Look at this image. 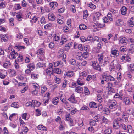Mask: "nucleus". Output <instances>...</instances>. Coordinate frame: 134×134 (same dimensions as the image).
Here are the masks:
<instances>
[{
  "label": "nucleus",
  "mask_w": 134,
  "mask_h": 134,
  "mask_svg": "<svg viewBox=\"0 0 134 134\" xmlns=\"http://www.w3.org/2000/svg\"><path fill=\"white\" fill-rule=\"evenodd\" d=\"M5 5V2L4 1L1 0L0 1V9H2L4 8Z\"/></svg>",
  "instance_id": "79ce46f5"
},
{
  "label": "nucleus",
  "mask_w": 134,
  "mask_h": 134,
  "mask_svg": "<svg viewBox=\"0 0 134 134\" xmlns=\"http://www.w3.org/2000/svg\"><path fill=\"white\" fill-rule=\"evenodd\" d=\"M0 38H1L2 41L6 42L8 40V35L7 34H4L3 35H1Z\"/></svg>",
  "instance_id": "b1692460"
},
{
  "label": "nucleus",
  "mask_w": 134,
  "mask_h": 134,
  "mask_svg": "<svg viewBox=\"0 0 134 134\" xmlns=\"http://www.w3.org/2000/svg\"><path fill=\"white\" fill-rule=\"evenodd\" d=\"M107 39L108 41H111L112 42L117 40L118 38L117 34H115L114 36H113L111 34H109L107 35Z\"/></svg>",
  "instance_id": "423d86ee"
},
{
  "label": "nucleus",
  "mask_w": 134,
  "mask_h": 134,
  "mask_svg": "<svg viewBox=\"0 0 134 134\" xmlns=\"http://www.w3.org/2000/svg\"><path fill=\"white\" fill-rule=\"evenodd\" d=\"M66 125L64 121L62 122L59 126V129L60 130H63L65 129Z\"/></svg>",
  "instance_id": "c85d7f7f"
},
{
  "label": "nucleus",
  "mask_w": 134,
  "mask_h": 134,
  "mask_svg": "<svg viewBox=\"0 0 134 134\" xmlns=\"http://www.w3.org/2000/svg\"><path fill=\"white\" fill-rule=\"evenodd\" d=\"M114 124L113 125V127L115 129L119 128L120 126L118 122L116 119H115L113 121Z\"/></svg>",
  "instance_id": "7c9ffc66"
},
{
  "label": "nucleus",
  "mask_w": 134,
  "mask_h": 134,
  "mask_svg": "<svg viewBox=\"0 0 134 134\" xmlns=\"http://www.w3.org/2000/svg\"><path fill=\"white\" fill-rule=\"evenodd\" d=\"M14 7L15 9L17 10L20 9L21 8V6L19 4H15Z\"/></svg>",
  "instance_id": "338daca9"
},
{
  "label": "nucleus",
  "mask_w": 134,
  "mask_h": 134,
  "mask_svg": "<svg viewBox=\"0 0 134 134\" xmlns=\"http://www.w3.org/2000/svg\"><path fill=\"white\" fill-rule=\"evenodd\" d=\"M75 91L78 93H81L83 91L82 88L80 86H78L75 88Z\"/></svg>",
  "instance_id": "58836bf2"
},
{
  "label": "nucleus",
  "mask_w": 134,
  "mask_h": 134,
  "mask_svg": "<svg viewBox=\"0 0 134 134\" xmlns=\"http://www.w3.org/2000/svg\"><path fill=\"white\" fill-rule=\"evenodd\" d=\"M79 28L80 30H84L86 29L87 27L84 24H81L79 25Z\"/></svg>",
  "instance_id": "6e6d98bb"
},
{
  "label": "nucleus",
  "mask_w": 134,
  "mask_h": 134,
  "mask_svg": "<svg viewBox=\"0 0 134 134\" xmlns=\"http://www.w3.org/2000/svg\"><path fill=\"white\" fill-rule=\"evenodd\" d=\"M11 106L12 107L16 108H18L19 107L18 103L16 102H15L12 103L11 104Z\"/></svg>",
  "instance_id": "37998d69"
},
{
  "label": "nucleus",
  "mask_w": 134,
  "mask_h": 134,
  "mask_svg": "<svg viewBox=\"0 0 134 134\" xmlns=\"http://www.w3.org/2000/svg\"><path fill=\"white\" fill-rule=\"evenodd\" d=\"M16 18L18 21H21L22 19V13L20 12H18L16 14Z\"/></svg>",
  "instance_id": "bb28decb"
},
{
  "label": "nucleus",
  "mask_w": 134,
  "mask_h": 134,
  "mask_svg": "<svg viewBox=\"0 0 134 134\" xmlns=\"http://www.w3.org/2000/svg\"><path fill=\"white\" fill-rule=\"evenodd\" d=\"M90 107L92 108H95L97 107V105L96 103L93 102H92L90 103L89 104Z\"/></svg>",
  "instance_id": "ea45409f"
},
{
  "label": "nucleus",
  "mask_w": 134,
  "mask_h": 134,
  "mask_svg": "<svg viewBox=\"0 0 134 134\" xmlns=\"http://www.w3.org/2000/svg\"><path fill=\"white\" fill-rule=\"evenodd\" d=\"M48 19L50 21H53L55 20V16L53 13H51L48 15Z\"/></svg>",
  "instance_id": "5701e85b"
},
{
  "label": "nucleus",
  "mask_w": 134,
  "mask_h": 134,
  "mask_svg": "<svg viewBox=\"0 0 134 134\" xmlns=\"http://www.w3.org/2000/svg\"><path fill=\"white\" fill-rule=\"evenodd\" d=\"M59 101V99L57 97L54 98L52 100V103L54 105H57Z\"/></svg>",
  "instance_id": "473e14b6"
},
{
  "label": "nucleus",
  "mask_w": 134,
  "mask_h": 134,
  "mask_svg": "<svg viewBox=\"0 0 134 134\" xmlns=\"http://www.w3.org/2000/svg\"><path fill=\"white\" fill-rule=\"evenodd\" d=\"M90 65L93 67V68L97 70L100 72L102 70L100 68L98 63L95 61H91L90 63Z\"/></svg>",
  "instance_id": "20e7f679"
},
{
  "label": "nucleus",
  "mask_w": 134,
  "mask_h": 134,
  "mask_svg": "<svg viewBox=\"0 0 134 134\" xmlns=\"http://www.w3.org/2000/svg\"><path fill=\"white\" fill-rule=\"evenodd\" d=\"M18 131L20 134H26L28 131V129L26 127H24L21 129L19 128Z\"/></svg>",
  "instance_id": "9d476101"
},
{
  "label": "nucleus",
  "mask_w": 134,
  "mask_h": 134,
  "mask_svg": "<svg viewBox=\"0 0 134 134\" xmlns=\"http://www.w3.org/2000/svg\"><path fill=\"white\" fill-rule=\"evenodd\" d=\"M98 128L96 127H90L88 128V130L92 133H94L97 130Z\"/></svg>",
  "instance_id": "e433bc0d"
},
{
  "label": "nucleus",
  "mask_w": 134,
  "mask_h": 134,
  "mask_svg": "<svg viewBox=\"0 0 134 134\" xmlns=\"http://www.w3.org/2000/svg\"><path fill=\"white\" fill-rule=\"evenodd\" d=\"M127 8L125 6L122 7L121 9V13L122 15H125L126 13Z\"/></svg>",
  "instance_id": "c9c22d12"
},
{
  "label": "nucleus",
  "mask_w": 134,
  "mask_h": 134,
  "mask_svg": "<svg viewBox=\"0 0 134 134\" xmlns=\"http://www.w3.org/2000/svg\"><path fill=\"white\" fill-rule=\"evenodd\" d=\"M7 75V71L4 70L0 71V78L3 79L5 78Z\"/></svg>",
  "instance_id": "a211bd4d"
},
{
  "label": "nucleus",
  "mask_w": 134,
  "mask_h": 134,
  "mask_svg": "<svg viewBox=\"0 0 134 134\" xmlns=\"http://www.w3.org/2000/svg\"><path fill=\"white\" fill-rule=\"evenodd\" d=\"M74 55L75 56L76 58L78 60H81L82 58V53L80 52L73 51Z\"/></svg>",
  "instance_id": "1a4fd4ad"
},
{
  "label": "nucleus",
  "mask_w": 134,
  "mask_h": 134,
  "mask_svg": "<svg viewBox=\"0 0 134 134\" xmlns=\"http://www.w3.org/2000/svg\"><path fill=\"white\" fill-rule=\"evenodd\" d=\"M103 54H99L98 56V59L99 64L102 65L103 64Z\"/></svg>",
  "instance_id": "412c9836"
},
{
  "label": "nucleus",
  "mask_w": 134,
  "mask_h": 134,
  "mask_svg": "<svg viewBox=\"0 0 134 134\" xmlns=\"http://www.w3.org/2000/svg\"><path fill=\"white\" fill-rule=\"evenodd\" d=\"M111 56L114 57H116L119 55V51L116 49L114 48H112L111 51Z\"/></svg>",
  "instance_id": "6e6552de"
},
{
  "label": "nucleus",
  "mask_w": 134,
  "mask_h": 134,
  "mask_svg": "<svg viewBox=\"0 0 134 134\" xmlns=\"http://www.w3.org/2000/svg\"><path fill=\"white\" fill-rule=\"evenodd\" d=\"M77 83L78 85L80 86L84 85L85 82L83 81V79L79 77L77 80Z\"/></svg>",
  "instance_id": "4be33fe9"
},
{
  "label": "nucleus",
  "mask_w": 134,
  "mask_h": 134,
  "mask_svg": "<svg viewBox=\"0 0 134 134\" xmlns=\"http://www.w3.org/2000/svg\"><path fill=\"white\" fill-rule=\"evenodd\" d=\"M85 94V95H88L90 94V92L86 86L84 87Z\"/></svg>",
  "instance_id": "13d9d810"
},
{
  "label": "nucleus",
  "mask_w": 134,
  "mask_h": 134,
  "mask_svg": "<svg viewBox=\"0 0 134 134\" xmlns=\"http://www.w3.org/2000/svg\"><path fill=\"white\" fill-rule=\"evenodd\" d=\"M103 45V44L101 42H99L97 44V47L94 49V51L97 53H98L99 49L102 48Z\"/></svg>",
  "instance_id": "2eb2a0df"
},
{
  "label": "nucleus",
  "mask_w": 134,
  "mask_h": 134,
  "mask_svg": "<svg viewBox=\"0 0 134 134\" xmlns=\"http://www.w3.org/2000/svg\"><path fill=\"white\" fill-rule=\"evenodd\" d=\"M116 23L117 25L120 26L123 23V22L121 20L118 19L116 21Z\"/></svg>",
  "instance_id": "052dcab7"
},
{
  "label": "nucleus",
  "mask_w": 134,
  "mask_h": 134,
  "mask_svg": "<svg viewBox=\"0 0 134 134\" xmlns=\"http://www.w3.org/2000/svg\"><path fill=\"white\" fill-rule=\"evenodd\" d=\"M61 41L60 42V44L61 45L63 44L64 43L67 41V39L64 36H63L61 37Z\"/></svg>",
  "instance_id": "09e8293b"
},
{
  "label": "nucleus",
  "mask_w": 134,
  "mask_h": 134,
  "mask_svg": "<svg viewBox=\"0 0 134 134\" xmlns=\"http://www.w3.org/2000/svg\"><path fill=\"white\" fill-rule=\"evenodd\" d=\"M128 68L129 70L131 71H134V64H130L128 66Z\"/></svg>",
  "instance_id": "8fccbe9b"
},
{
  "label": "nucleus",
  "mask_w": 134,
  "mask_h": 134,
  "mask_svg": "<svg viewBox=\"0 0 134 134\" xmlns=\"http://www.w3.org/2000/svg\"><path fill=\"white\" fill-rule=\"evenodd\" d=\"M123 102L125 105H128L130 104L131 102L130 98L128 97H125L123 99Z\"/></svg>",
  "instance_id": "f3484780"
},
{
  "label": "nucleus",
  "mask_w": 134,
  "mask_h": 134,
  "mask_svg": "<svg viewBox=\"0 0 134 134\" xmlns=\"http://www.w3.org/2000/svg\"><path fill=\"white\" fill-rule=\"evenodd\" d=\"M102 78L106 81L110 80L111 81H114L115 79L111 75H109L108 72H104L102 75Z\"/></svg>",
  "instance_id": "7ed1b4c3"
},
{
  "label": "nucleus",
  "mask_w": 134,
  "mask_h": 134,
  "mask_svg": "<svg viewBox=\"0 0 134 134\" xmlns=\"http://www.w3.org/2000/svg\"><path fill=\"white\" fill-rule=\"evenodd\" d=\"M33 105H34L36 107H38L41 104L40 102L36 100H32Z\"/></svg>",
  "instance_id": "49530a36"
},
{
  "label": "nucleus",
  "mask_w": 134,
  "mask_h": 134,
  "mask_svg": "<svg viewBox=\"0 0 134 134\" xmlns=\"http://www.w3.org/2000/svg\"><path fill=\"white\" fill-rule=\"evenodd\" d=\"M47 87L44 85H42L41 87V92L42 93H44L47 90Z\"/></svg>",
  "instance_id": "de8ad7c7"
},
{
  "label": "nucleus",
  "mask_w": 134,
  "mask_h": 134,
  "mask_svg": "<svg viewBox=\"0 0 134 134\" xmlns=\"http://www.w3.org/2000/svg\"><path fill=\"white\" fill-rule=\"evenodd\" d=\"M38 18V17L37 16H35L33 18L32 20L30 21L32 23H35L37 21Z\"/></svg>",
  "instance_id": "a19ab883"
},
{
  "label": "nucleus",
  "mask_w": 134,
  "mask_h": 134,
  "mask_svg": "<svg viewBox=\"0 0 134 134\" xmlns=\"http://www.w3.org/2000/svg\"><path fill=\"white\" fill-rule=\"evenodd\" d=\"M112 132V130L110 128L106 127L104 130L103 134H110Z\"/></svg>",
  "instance_id": "c756f323"
},
{
  "label": "nucleus",
  "mask_w": 134,
  "mask_h": 134,
  "mask_svg": "<svg viewBox=\"0 0 134 134\" xmlns=\"http://www.w3.org/2000/svg\"><path fill=\"white\" fill-rule=\"evenodd\" d=\"M100 13L99 12H96L94 14V16L93 18V20L95 19V20H98L100 16ZM94 21H95L94 20Z\"/></svg>",
  "instance_id": "4c0bfd02"
},
{
  "label": "nucleus",
  "mask_w": 134,
  "mask_h": 134,
  "mask_svg": "<svg viewBox=\"0 0 134 134\" xmlns=\"http://www.w3.org/2000/svg\"><path fill=\"white\" fill-rule=\"evenodd\" d=\"M127 131H128V132L130 133L132 132V128L131 125H128L127 126Z\"/></svg>",
  "instance_id": "680f3d73"
},
{
  "label": "nucleus",
  "mask_w": 134,
  "mask_h": 134,
  "mask_svg": "<svg viewBox=\"0 0 134 134\" xmlns=\"http://www.w3.org/2000/svg\"><path fill=\"white\" fill-rule=\"evenodd\" d=\"M68 100L72 103H77V101L75 99V97L74 94L71 95V97L69 98Z\"/></svg>",
  "instance_id": "a878e982"
},
{
  "label": "nucleus",
  "mask_w": 134,
  "mask_h": 134,
  "mask_svg": "<svg viewBox=\"0 0 134 134\" xmlns=\"http://www.w3.org/2000/svg\"><path fill=\"white\" fill-rule=\"evenodd\" d=\"M87 76L86 72L85 71L80 72L79 73V77L84 79V77H86Z\"/></svg>",
  "instance_id": "f704fd0d"
},
{
  "label": "nucleus",
  "mask_w": 134,
  "mask_h": 134,
  "mask_svg": "<svg viewBox=\"0 0 134 134\" xmlns=\"http://www.w3.org/2000/svg\"><path fill=\"white\" fill-rule=\"evenodd\" d=\"M53 71L56 73L60 74L61 73V70L60 69L58 68H55L53 70Z\"/></svg>",
  "instance_id": "864d4df0"
},
{
  "label": "nucleus",
  "mask_w": 134,
  "mask_h": 134,
  "mask_svg": "<svg viewBox=\"0 0 134 134\" xmlns=\"http://www.w3.org/2000/svg\"><path fill=\"white\" fill-rule=\"evenodd\" d=\"M70 64L74 66L75 68H76V66L77 64L75 60V59H71L69 61Z\"/></svg>",
  "instance_id": "2f4dec72"
},
{
  "label": "nucleus",
  "mask_w": 134,
  "mask_h": 134,
  "mask_svg": "<svg viewBox=\"0 0 134 134\" xmlns=\"http://www.w3.org/2000/svg\"><path fill=\"white\" fill-rule=\"evenodd\" d=\"M60 39V37L59 34H56L54 36L53 40L54 41L58 42L59 41Z\"/></svg>",
  "instance_id": "c03bdc74"
},
{
  "label": "nucleus",
  "mask_w": 134,
  "mask_h": 134,
  "mask_svg": "<svg viewBox=\"0 0 134 134\" xmlns=\"http://www.w3.org/2000/svg\"><path fill=\"white\" fill-rule=\"evenodd\" d=\"M103 112L104 114H108L109 113L110 111L108 108H105L103 109Z\"/></svg>",
  "instance_id": "bf43d9fd"
},
{
  "label": "nucleus",
  "mask_w": 134,
  "mask_h": 134,
  "mask_svg": "<svg viewBox=\"0 0 134 134\" xmlns=\"http://www.w3.org/2000/svg\"><path fill=\"white\" fill-rule=\"evenodd\" d=\"M39 85L36 83H33L32 84V87L35 89L34 90L32 91V94L36 95L38 93V90L39 89Z\"/></svg>",
  "instance_id": "0eeeda50"
},
{
  "label": "nucleus",
  "mask_w": 134,
  "mask_h": 134,
  "mask_svg": "<svg viewBox=\"0 0 134 134\" xmlns=\"http://www.w3.org/2000/svg\"><path fill=\"white\" fill-rule=\"evenodd\" d=\"M52 69L50 68H48L46 69L44 72V74L50 76L51 74H52Z\"/></svg>",
  "instance_id": "aec40b11"
},
{
  "label": "nucleus",
  "mask_w": 134,
  "mask_h": 134,
  "mask_svg": "<svg viewBox=\"0 0 134 134\" xmlns=\"http://www.w3.org/2000/svg\"><path fill=\"white\" fill-rule=\"evenodd\" d=\"M28 68L30 69L31 70H33L35 69V66L34 64L32 63H30L27 65Z\"/></svg>",
  "instance_id": "5fc2aeb1"
},
{
  "label": "nucleus",
  "mask_w": 134,
  "mask_h": 134,
  "mask_svg": "<svg viewBox=\"0 0 134 134\" xmlns=\"http://www.w3.org/2000/svg\"><path fill=\"white\" fill-rule=\"evenodd\" d=\"M7 51L8 54H9V58L10 59H15L16 57L18 55L17 53L13 49L9 48Z\"/></svg>",
  "instance_id": "f03ea898"
},
{
  "label": "nucleus",
  "mask_w": 134,
  "mask_h": 134,
  "mask_svg": "<svg viewBox=\"0 0 134 134\" xmlns=\"http://www.w3.org/2000/svg\"><path fill=\"white\" fill-rule=\"evenodd\" d=\"M102 41L104 42L105 43H112V42L111 41H108V39L105 38H103L102 39Z\"/></svg>",
  "instance_id": "e2e57ef3"
},
{
  "label": "nucleus",
  "mask_w": 134,
  "mask_h": 134,
  "mask_svg": "<svg viewBox=\"0 0 134 134\" xmlns=\"http://www.w3.org/2000/svg\"><path fill=\"white\" fill-rule=\"evenodd\" d=\"M3 66L5 68H9L11 67V63L9 61H5L3 62Z\"/></svg>",
  "instance_id": "6ab92c4d"
},
{
  "label": "nucleus",
  "mask_w": 134,
  "mask_h": 134,
  "mask_svg": "<svg viewBox=\"0 0 134 134\" xmlns=\"http://www.w3.org/2000/svg\"><path fill=\"white\" fill-rule=\"evenodd\" d=\"M128 23L130 26L133 27L134 25V18L131 17L128 20Z\"/></svg>",
  "instance_id": "cd10ccee"
},
{
  "label": "nucleus",
  "mask_w": 134,
  "mask_h": 134,
  "mask_svg": "<svg viewBox=\"0 0 134 134\" xmlns=\"http://www.w3.org/2000/svg\"><path fill=\"white\" fill-rule=\"evenodd\" d=\"M83 18L85 19L86 18L88 15V14L87 13V10H85L83 11Z\"/></svg>",
  "instance_id": "0e129e2a"
},
{
  "label": "nucleus",
  "mask_w": 134,
  "mask_h": 134,
  "mask_svg": "<svg viewBox=\"0 0 134 134\" xmlns=\"http://www.w3.org/2000/svg\"><path fill=\"white\" fill-rule=\"evenodd\" d=\"M23 37V36L22 33H18L16 34V38L18 40L21 39Z\"/></svg>",
  "instance_id": "4d7b16f0"
},
{
  "label": "nucleus",
  "mask_w": 134,
  "mask_h": 134,
  "mask_svg": "<svg viewBox=\"0 0 134 134\" xmlns=\"http://www.w3.org/2000/svg\"><path fill=\"white\" fill-rule=\"evenodd\" d=\"M54 79L55 82L57 84L60 83L61 81V80L60 79L58 78L56 76L54 77Z\"/></svg>",
  "instance_id": "3c124183"
},
{
  "label": "nucleus",
  "mask_w": 134,
  "mask_h": 134,
  "mask_svg": "<svg viewBox=\"0 0 134 134\" xmlns=\"http://www.w3.org/2000/svg\"><path fill=\"white\" fill-rule=\"evenodd\" d=\"M87 64L86 61H84L82 62H78L76 66V69H80L81 66H85Z\"/></svg>",
  "instance_id": "ddd939ff"
},
{
  "label": "nucleus",
  "mask_w": 134,
  "mask_h": 134,
  "mask_svg": "<svg viewBox=\"0 0 134 134\" xmlns=\"http://www.w3.org/2000/svg\"><path fill=\"white\" fill-rule=\"evenodd\" d=\"M103 90H98L97 91L98 93L97 96V99L98 101L100 103L103 102V100L102 98V97L103 95Z\"/></svg>",
  "instance_id": "39448f33"
},
{
  "label": "nucleus",
  "mask_w": 134,
  "mask_h": 134,
  "mask_svg": "<svg viewBox=\"0 0 134 134\" xmlns=\"http://www.w3.org/2000/svg\"><path fill=\"white\" fill-rule=\"evenodd\" d=\"M58 5V4L55 1H53L49 3V6L51 10L54 9Z\"/></svg>",
  "instance_id": "4468645a"
},
{
  "label": "nucleus",
  "mask_w": 134,
  "mask_h": 134,
  "mask_svg": "<svg viewBox=\"0 0 134 134\" xmlns=\"http://www.w3.org/2000/svg\"><path fill=\"white\" fill-rule=\"evenodd\" d=\"M114 97L115 98H118L119 99L122 100L123 99L122 97H120L118 93L116 94L114 96Z\"/></svg>",
  "instance_id": "69168bd1"
},
{
  "label": "nucleus",
  "mask_w": 134,
  "mask_h": 134,
  "mask_svg": "<svg viewBox=\"0 0 134 134\" xmlns=\"http://www.w3.org/2000/svg\"><path fill=\"white\" fill-rule=\"evenodd\" d=\"M38 75L37 74L32 73L31 74V78L34 79H37L38 78Z\"/></svg>",
  "instance_id": "603ef678"
},
{
  "label": "nucleus",
  "mask_w": 134,
  "mask_h": 134,
  "mask_svg": "<svg viewBox=\"0 0 134 134\" xmlns=\"http://www.w3.org/2000/svg\"><path fill=\"white\" fill-rule=\"evenodd\" d=\"M103 64H102V66H103L104 64L107 62H108L109 58L107 56L105 57L103 59Z\"/></svg>",
  "instance_id": "a18cd8bd"
},
{
  "label": "nucleus",
  "mask_w": 134,
  "mask_h": 134,
  "mask_svg": "<svg viewBox=\"0 0 134 134\" xmlns=\"http://www.w3.org/2000/svg\"><path fill=\"white\" fill-rule=\"evenodd\" d=\"M109 105V107L110 109H116L117 106V102L115 100H111Z\"/></svg>",
  "instance_id": "9b49d317"
},
{
  "label": "nucleus",
  "mask_w": 134,
  "mask_h": 134,
  "mask_svg": "<svg viewBox=\"0 0 134 134\" xmlns=\"http://www.w3.org/2000/svg\"><path fill=\"white\" fill-rule=\"evenodd\" d=\"M74 73V71H68L67 72H65L64 73V78L66 76H68L69 77H70L73 76Z\"/></svg>",
  "instance_id": "dca6fc26"
},
{
  "label": "nucleus",
  "mask_w": 134,
  "mask_h": 134,
  "mask_svg": "<svg viewBox=\"0 0 134 134\" xmlns=\"http://www.w3.org/2000/svg\"><path fill=\"white\" fill-rule=\"evenodd\" d=\"M36 54L40 55H43L44 54V49L42 48L39 49L37 51Z\"/></svg>",
  "instance_id": "393cba45"
},
{
  "label": "nucleus",
  "mask_w": 134,
  "mask_h": 134,
  "mask_svg": "<svg viewBox=\"0 0 134 134\" xmlns=\"http://www.w3.org/2000/svg\"><path fill=\"white\" fill-rule=\"evenodd\" d=\"M37 128L39 130L44 132H46L47 130L46 127L42 125H39L38 126Z\"/></svg>",
  "instance_id": "72a5a7b5"
},
{
  "label": "nucleus",
  "mask_w": 134,
  "mask_h": 134,
  "mask_svg": "<svg viewBox=\"0 0 134 134\" xmlns=\"http://www.w3.org/2000/svg\"><path fill=\"white\" fill-rule=\"evenodd\" d=\"M90 124L91 126H93L96 125V123L95 121L91 120L90 121Z\"/></svg>",
  "instance_id": "774afa93"
},
{
  "label": "nucleus",
  "mask_w": 134,
  "mask_h": 134,
  "mask_svg": "<svg viewBox=\"0 0 134 134\" xmlns=\"http://www.w3.org/2000/svg\"><path fill=\"white\" fill-rule=\"evenodd\" d=\"M109 69L110 71H113L114 69H116L117 71H121L122 68L121 65L119 64L117 60H114L110 64Z\"/></svg>",
  "instance_id": "f257e3e1"
},
{
  "label": "nucleus",
  "mask_w": 134,
  "mask_h": 134,
  "mask_svg": "<svg viewBox=\"0 0 134 134\" xmlns=\"http://www.w3.org/2000/svg\"><path fill=\"white\" fill-rule=\"evenodd\" d=\"M119 44H125L128 41V39L125 37H120L119 39Z\"/></svg>",
  "instance_id": "f8f14e48"
}]
</instances>
